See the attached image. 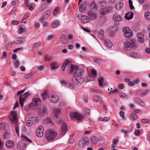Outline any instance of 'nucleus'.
<instances>
[{"label":"nucleus","instance_id":"obj_1","mask_svg":"<svg viewBox=\"0 0 150 150\" xmlns=\"http://www.w3.org/2000/svg\"><path fill=\"white\" fill-rule=\"evenodd\" d=\"M70 68V73H72L74 71L73 74L74 81L76 83L78 82V81H77L78 79L76 78H78L79 79L80 82L82 83L83 81V77L82 76L84 71V70L83 69H79L78 66L75 65H71Z\"/></svg>","mask_w":150,"mask_h":150},{"label":"nucleus","instance_id":"obj_2","mask_svg":"<svg viewBox=\"0 0 150 150\" xmlns=\"http://www.w3.org/2000/svg\"><path fill=\"white\" fill-rule=\"evenodd\" d=\"M125 50L129 51L136 47V41L132 40H129L124 43Z\"/></svg>","mask_w":150,"mask_h":150},{"label":"nucleus","instance_id":"obj_3","mask_svg":"<svg viewBox=\"0 0 150 150\" xmlns=\"http://www.w3.org/2000/svg\"><path fill=\"white\" fill-rule=\"evenodd\" d=\"M32 94V93L29 91H27L23 94H21L20 95L19 98L20 103L21 105V107H23V103L25 100H26L28 97H29Z\"/></svg>","mask_w":150,"mask_h":150},{"label":"nucleus","instance_id":"obj_4","mask_svg":"<svg viewBox=\"0 0 150 150\" xmlns=\"http://www.w3.org/2000/svg\"><path fill=\"white\" fill-rule=\"evenodd\" d=\"M57 133L54 131L50 130L46 132V135L47 140L49 141L53 140L56 136Z\"/></svg>","mask_w":150,"mask_h":150},{"label":"nucleus","instance_id":"obj_5","mask_svg":"<svg viewBox=\"0 0 150 150\" xmlns=\"http://www.w3.org/2000/svg\"><path fill=\"white\" fill-rule=\"evenodd\" d=\"M122 31L124 33V36L126 38H129L133 36V32L127 27H123Z\"/></svg>","mask_w":150,"mask_h":150},{"label":"nucleus","instance_id":"obj_6","mask_svg":"<svg viewBox=\"0 0 150 150\" xmlns=\"http://www.w3.org/2000/svg\"><path fill=\"white\" fill-rule=\"evenodd\" d=\"M17 114L15 111H12L11 112V114L9 115V117L11 122L13 123H16L17 122Z\"/></svg>","mask_w":150,"mask_h":150},{"label":"nucleus","instance_id":"obj_7","mask_svg":"<svg viewBox=\"0 0 150 150\" xmlns=\"http://www.w3.org/2000/svg\"><path fill=\"white\" fill-rule=\"evenodd\" d=\"M44 128L42 125H39L36 130V134L38 137L39 138L41 137L43 135Z\"/></svg>","mask_w":150,"mask_h":150},{"label":"nucleus","instance_id":"obj_8","mask_svg":"<svg viewBox=\"0 0 150 150\" xmlns=\"http://www.w3.org/2000/svg\"><path fill=\"white\" fill-rule=\"evenodd\" d=\"M26 144L24 141H20L18 144L17 148L18 150H24L26 147Z\"/></svg>","mask_w":150,"mask_h":150},{"label":"nucleus","instance_id":"obj_9","mask_svg":"<svg viewBox=\"0 0 150 150\" xmlns=\"http://www.w3.org/2000/svg\"><path fill=\"white\" fill-rule=\"evenodd\" d=\"M77 17L83 23H88L90 21V19L88 17L86 16H82L81 15H78Z\"/></svg>","mask_w":150,"mask_h":150},{"label":"nucleus","instance_id":"obj_10","mask_svg":"<svg viewBox=\"0 0 150 150\" xmlns=\"http://www.w3.org/2000/svg\"><path fill=\"white\" fill-rule=\"evenodd\" d=\"M60 112V110L59 109H56L54 110L55 117L58 124H60L62 121L59 115Z\"/></svg>","mask_w":150,"mask_h":150},{"label":"nucleus","instance_id":"obj_11","mask_svg":"<svg viewBox=\"0 0 150 150\" xmlns=\"http://www.w3.org/2000/svg\"><path fill=\"white\" fill-rule=\"evenodd\" d=\"M70 117L72 120L76 118L79 120H81L83 118V117L81 115L77 112L70 113Z\"/></svg>","mask_w":150,"mask_h":150},{"label":"nucleus","instance_id":"obj_12","mask_svg":"<svg viewBox=\"0 0 150 150\" xmlns=\"http://www.w3.org/2000/svg\"><path fill=\"white\" fill-rule=\"evenodd\" d=\"M49 100L53 103H56L59 100V96L56 95H52L49 97Z\"/></svg>","mask_w":150,"mask_h":150},{"label":"nucleus","instance_id":"obj_13","mask_svg":"<svg viewBox=\"0 0 150 150\" xmlns=\"http://www.w3.org/2000/svg\"><path fill=\"white\" fill-rule=\"evenodd\" d=\"M6 146L7 149H13L15 145L14 142L11 140H8L6 143Z\"/></svg>","mask_w":150,"mask_h":150},{"label":"nucleus","instance_id":"obj_14","mask_svg":"<svg viewBox=\"0 0 150 150\" xmlns=\"http://www.w3.org/2000/svg\"><path fill=\"white\" fill-rule=\"evenodd\" d=\"M138 41L140 43H143L145 41L144 36L142 33H138L137 34Z\"/></svg>","mask_w":150,"mask_h":150},{"label":"nucleus","instance_id":"obj_15","mask_svg":"<svg viewBox=\"0 0 150 150\" xmlns=\"http://www.w3.org/2000/svg\"><path fill=\"white\" fill-rule=\"evenodd\" d=\"M39 114L41 115L45 114L47 110L46 107L44 105H41L38 109Z\"/></svg>","mask_w":150,"mask_h":150},{"label":"nucleus","instance_id":"obj_16","mask_svg":"<svg viewBox=\"0 0 150 150\" xmlns=\"http://www.w3.org/2000/svg\"><path fill=\"white\" fill-rule=\"evenodd\" d=\"M36 118L35 117H30L29 120L26 122L27 125L28 126H30L36 122Z\"/></svg>","mask_w":150,"mask_h":150},{"label":"nucleus","instance_id":"obj_17","mask_svg":"<svg viewBox=\"0 0 150 150\" xmlns=\"http://www.w3.org/2000/svg\"><path fill=\"white\" fill-rule=\"evenodd\" d=\"M88 15L90 20H95L97 18V16L96 14L91 11L88 12Z\"/></svg>","mask_w":150,"mask_h":150},{"label":"nucleus","instance_id":"obj_18","mask_svg":"<svg viewBox=\"0 0 150 150\" xmlns=\"http://www.w3.org/2000/svg\"><path fill=\"white\" fill-rule=\"evenodd\" d=\"M67 126L65 123H62L61 127V134L64 135L67 132Z\"/></svg>","mask_w":150,"mask_h":150},{"label":"nucleus","instance_id":"obj_19","mask_svg":"<svg viewBox=\"0 0 150 150\" xmlns=\"http://www.w3.org/2000/svg\"><path fill=\"white\" fill-rule=\"evenodd\" d=\"M41 103V100L40 98H36L33 99L32 102V103L34 106H36Z\"/></svg>","mask_w":150,"mask_h":150},{"label":"nucleus","instance_id":"obj_20","mask_svg":"<svg viewBox=\"0 0 150 150\" xmlns=\"http://www.w3.org/2000/svg\"><path fill=\"white\" fill-rule=\"evenodd\" d=\"M50 12L49 11L47 10L45 11L43 14V16L40 19L41 21L47 19L50 15Z\"/></svg>","mask_w":150,"mask_h":150},{"label":"nucleus","instance_id":"obj_21","mask_svg":"<svg viewBox=\"0 0 150 150\" xmlns=\"http://www.w3.org/2000/svg\"><path fill=\"white\" fill-rule=\"evenodd\" d=\"M134 13L132 12H128L125 13V18L127 20L132 19L133 18Z\"/></svg>","mask_w":150,"mask_h":150},{"label":"nucleus","instance_id":"obj_22","mask_svg":"<svg viewBox=\"0 0 150 150\" xmlns=\"http://www.w3.org/2000/svg\"><path fill=\"white\" fill-rule=\"evenodd\" d=\"M113 19L115 21L120 22L122 20V17L118 14L114 15L112 17Z\"/></svg>","mask_w":150,"mask_h":150},{"label":"nucleus","instance_id":"obj_23","mask_svg":"<svg viewBox=\"0 0 150 150\" xmlns=\"http://www.w3.org/2000/svg\"><path fill=\"white\" fill-rule=\"evenodd\" d=\"M124 6V4L123 3L120 2L116 4L115 6V8L116 10H120L122 9Z\"/></svg>","mask_w":150,"mask_h":150},{"label":"nucleus","instance_id":"obj_24","mask_svg":"<svg viewBox=\"0 0 150 150\" xmlns=\"http://www.w3.org/2000/svg\"><path fill=\"white\" fill-rule=\"evenodd\" d=\"M98 36L100 39H103L104 37V30L102 29H100L98 32Z\"/></svg>","mask_w":150,"mask_h":150},{"label":"nucleus","instance_id":"obj_25","mask_svg":"<svg viewBox=\"0 0 150 150\" xmlns=\"http://www.w3.org/2000/svg\"><path fill=\"white\" fill-rule=\"evenodd\" d=\"M104 43L105 45L107 47L111 48L112 46V44L109 40H106L104 41Z\"/></svg>","mask_w":150,"mask_h":150},{"label":"nucleus","instance_id":"obj_26","mask_svg":"<svg viewBox=\"0 0 150 150\" xmlns=\"http://www.w3.org/2000/svg\"><path fill=\"white\" fill-rule=\"evenodd\" d=\"M8 126V124L5 122L1 123L0 124V130H1L6 129V128Z\"/></svg>","mask_w":150,"mask_h":150},{"label":"nucleus","instance_id":"obj_27","mask_svg":"<svg viewBox=\"0 0 150 150\" xmlns=\"http://www.w3.org/2000/svg\"><path fill=\"white\" fill-rule=\"evenodd\" d=\"M21 137L23 139L24 141H25L30 143L32 142V141L31 139H29L27 137L23 135L22 134H21Z\"/></svg>","mask_w":150,"mask_h":150},{"label":"nucleus","instance_id":"obj_28","mask_svg":"<svg viewBox=\"0 0 150 150\" xmlns=\"http://www.w3.org/2000/svg\"><path fill=\"white\" fill-rule=\"evenodd\" d=\"M23 39V38H17L15 41V43L16 44H19L21 42L22 40Z\"/></svg>","mask_w":150,"mask_h":150},{"label":"nucleus","instance_id":"obj_29","mask_svg":"<svg viewBox=\"0 0 150 150\" xmlns=\"http://www.w3.org/2000/svg\"><path fill=\"white\" fill-rule=\"evenodd\" d=\"M58 67L57 63H52L51 64V68L52 69H54Z\"/></svg>","mask_w":150,"mask_h":150},{"label":"nucleus","instance_id":"obj_30","mask_svg":"<svg viewBox=\"0 0 150 150\" xmlns=\"http://www.w3.org/2000/svg\"><path fill=\"white\" fill-rule=\"evenodd\" d=\"M93 61L96 63L99 64H102L101 61L99 58H94L93 59Z\"/></svg>","mask_w":150,"mask_h":150},{"label":"nucleus","instance_id":"obj_31","mask_svg":"<svg viewBox=\"0 0 150 150\" xmlns=\"http://www.w3.org/2000/svg\"><path fill=\"white\" fill-rule=\"evenodd\" d=\"M77 78L78 79L77 80V81H78V82H76H76H75V81H74V76H73V77L72 80V83L73 84H78L79 83L81 84L83 83V82L84 81V78H83V82L82 83H81L80 82V80H79V79L78 78Z\"/></svg>","mask_w":150,"mask_h":150},{"label":"nucleus","instance_id":"obj_32","mask_svg":"<svg viewBox=\"0 0 150 150\" xmlns=\"http://www.w3.org/2000/svg\"><path fill=\"white\" fill-rule=\"evenodd\" d=\"M59 24V22L58 21H54L52 23L51 25L53 28H55L58 26Z\"/></svg>","mask_w":150,"mask_h":150},{"label":"nucleus","instance_id":"obj_33","mask_svg":"<svg viewBox=\"0 0 150 150\" xmlns=\"http://www.w3.org/2000/svg\"><path fill=\"white\" fill-rule=\"evenodd\" d=\"M93 100L96 102H101V100L100 98L97 96H95L93 97Z\"/></svg>","mask_w":150,"mask_h":150},{"label":"nucleus","instance_id":"obj_34","mask_svg":"<svg viewBox=\"0 0 150 150\" xmlns=\"http://www.w3.org/2000/svg\"><path fill=\"white\" fill-rule=\"evenodd\" d=\"M91 142L93 144H95L98 142V139L95 137H93L91 138Z\"/></svg>","mask_w":150,"mask_h":150},{"label":"nucleus","instance_id":"obj_35","mask_svg":"<svg viewBox=\"0 0 150 150\" xmlns=\"http://www.w3.org/2000/svg\"><path fill=\"white\" fill-rule=\"evenodd\" d=\"M99 12L100 14L102 15H105L107 13L105 8L100 9Z\"/></svg>","mask_w":150,"mask_h":150},{"label":"nucleus","instance_id":"obj_36","mask_svg":"<svg viewBox=\"0 0 150 150\" xmlns=\"http://www.w3.org/2000/svg\"><path fill=\"white\" fill-rule=\"evenodd\" d=\"M144 17L146 19L150 20V13L148 12L145 13Z\"/></svg>","mask_w":150,"mask_h":150},{"label":"nucleus","instance_id":"obj_37","mask_svg":"<svg viewBox=\"0 0 150 150\" xmlns=\"http://www.w3.org/2000/svg\"><path fill=\"white\" fill-rule=\"evenodd\" d=\"M52 57L50 55H46L45 56L44 59L45 61H49L51 60Z\"/></svg>","mask_w":150,"mask_h":150},{"label":"nucleus","instance_id":"obj_38","mask_svg":"<svg viewBox=\"0 0 150 150\" xmlns=\"http://www.w3.org/2000/svg\"><path fill=\"white\" fill-rule=\"evenodd\" d=\"M90 6L91 8L92 9H96V4L95 2L93 1L90 4Z\"/></svg>","mask_w":150,"mask_h":150},{"label":"nucleus","instance_id":"obj_39","mask_svg":"<svg viewBox=\"0 0 150 150\" xmlns=\"http://www.w3.org/2000/svg\"><path fill=\"white\" fill-rule=\"evenodd\" d=\"M43 100H45L48 96L47 90L44 91V93L41 95Z\"/></svg>","mask_w":150,"mask_h":150},{"label":"nucleus","instance_id":"obj_40","mask_svg":"<svg viewBox=\"0 0 150 150\" xmlns=\"http://www.w3.org/2000/svg\"><path fill=\"white\" fill-rule=\"evenodd\" d=\"M78 6L79 7V10L81 12L83 11L86 8V7H84V6L81 4H78Z\"/></svg>","mask_w":150,"mask_h":150},{"label":"nucleus","instance_id":"obj_41","mask_svg":"<svg viewBox=\"0 0 150 150\" xmlns=\"http://www.w3.org/2000/svg\"><path fill=\"white\" fill-rule=\"evenodd\" d=\"M99 84L100 86H102L103 85V82L104 81L103 78L101 76L100 77V79L98 80Z\"/></svg>","mask_w":150,"mask_h":150},{"label":"nucleus","instance_id":"obj_42","mask_svg":"<svg viewBox=\"0 0 150 150\" xmlns=\"http://www.w3.org/2000/svg\"><path fill=\"white\" fill-rule=\"evenodd\" d=\"M25 31V28H20L19 29L18 33L21 34L24 33Z\"/></svg>","mask_w":150,"mask_h":150},{"label":"nucleus","instance_id":"obj_43","mask_svg":"<svg viewBox=\"0 0 150 150\" xmlns=\"http://www.w3.org/2000/svg\"><path fill=\"white\" fill-rule=\"evenodd\" d=\"M82 140L84 142L85 144H87L89 142V140L88 138L87 137H84L82 139Z\"/></svg>","mask_w":150,"mask_h":150},{"label":"nucleus","instance_id":"obj_44","mask_svg":"<svg viewBox=\"0 0 150 150\" xmlns=\"http://www.w3.org/2000/svg\"><path fill=\"white\" fill-rule=\"evenodd\" d=\"M129 3L130 9L131 10L134 9V7L133 5L132 1L131 0H129Z\"/></svg>","mask_w":150,"mask_h":150},{"label":"nucleus","instance_id":"obj_45","mask_svg":"<svg viewBox=\"0 0 150 150\" xmlns=\"http://www.w3.org/2000/svg\"><path fill=\"white\" fill-rule=\"evenodd\" d=\"M131 117L133 120H135L138 118L137 115L134 113H132L131 114Z\"/></svg>","mask_w":150,"mask_h":150},{"label":"nucleus","instance_id":"obj_46","mask_svg":"<svg viewBox=\"0 0 150 150\" xmlns=\"http://www.w3.org/2000/svg\"><path fill=\"white\" fill-rule=\"evenodd\" d=\"M149 89H147L145 91L143 92L142 93L141 95V96L142 97H144L145 96H146L148 93V92L149 91Z\"/></svg>","mask_w":150,"mask_h":150},{"label":"nucleus","instance_id":"obj_47","mask_svg":"<svg viewBox=\"0 0 150 150\" xmlns=\"http://www.w3.org/2000/svg\"><path fill=\"white\" fill-rule=\"evenodd\" d=\"M15 130L17 135L19 134V127L18 125H16L15 126Z\"/></svg>","mask_w":150,"mask_h":150},{"label":"nucleus","instance_id":"obj_48","mask_svg":"<svg viewBox=\"0 0 150 150\" xmlns=\"http://www.w3.org/2000/svg\"><path fill=\"white\" fill-rule=\"evenodd\" d=\"M85 144V143H84V142L82 139H81L79 141L78 144L80 146L83 147L84 146Z\"/></svg>","mask_w":150,"mask_h":150},{"label":"nucleus","instance_id":"obj_49","mask_svg":"<svg viewBox=\"0 0 150 150\" xmlns=\"http://www.w3.org/2000/svg\"><path fill=\"white\" fill-rule=\"evenodd\" d=\"M141 100V99L138 98H135L134 99V101L137 103H139Z\"/></svg>","mask_w":150,"mask_h":150},{"label":"nucleus","instance_id":"obj_50","mask_svg":"<svg viewBox=\"0 0 150 150\" xmlns=\"http://www.w3.org/2000/svg\"><path fill=\"white\" fill-rule=\"evenodd\" d=\"M121 131L122 132L124 133L125 135H126L129 132V131H126L124 129H121Z\"/></svg>","mask_w":150,"mask_h":150},{"label":"nucleus","instance_id":"obj_51","mask_svg":"<svg viewBox=\"0 0 150 150\" xmlns=\"http://www.w3.org/2000/svg\"><path fill=\"white\" fill-rule=\"evenodd\" d=\"M141 122L143 123H148L150 121L149 120L146 119H142V120Z\"/></svg>","mask_w":150,"mask_h":150},{"label":"nucleus","instance_id":"obj_52","mask_svg":"<svg viewBox=\"0 0 150 150\" xmlns=\"http://www.w3.org/2000/svg\"><path fill=\"white\" fill-rule=\"evenodd\" d=\"M59 8L58 7H57L55 8L54 11V15H56L57 13L59 12Z\"/></svg>","mask_w":150,"mask_h":150},{"label":"nucleus","instance_id":"obj_53","mask_svg":"<svg viewBox=\"0 0 150 150\" xmlns=\"http://www.w3.org/2000/svg\"><path fill=\"white\" fill-rule=\"evenodd\" d=\"M92 73L93 75L94 76L97 75V72L96 70L94 69H92Z\"/></svg>","mask_w":150,"mask_h":150},{"label":"nucleus","instance_id":"obj_54","mask_svg":"<svg viewBox=\"0 0 150 150\" xmlns=\"http://www.w3.org/2000/svg\"><path fill=\"white\" fill-rule=\"evenodd\" d=\"M107 13L110 11L112 10V8L110 6H108L105 8Z\"/></svg>","mask_w":150,"mask_h":150},{"label":"nucleus","instance_id":"obj_55","mask_svg":"<svg viewBox=\"0 0 150 150\" xmlns=\"http://www.w3.org/2000/svg\"><path fill=\"white\" fill-rule=\"evenodd\" d=\"M53 36L52 35H50L47 37L46 40H50L52 39Z\"/></svg>","mask_w":150,"mask_h":150},{"label":"nucleus","instance_id":"obj_56","mask_svg":"<svg viewBox=\"0 0 150 150\" xmlns=\"http://www.w3.org/2000/svg\"><path fill=\"white\" fill-rule=\"evenodd\" d=\"M19 23V22L15 20H13L11 22V23L13 25H17Z\"/></svg>","mask_w":150,"mask_h":150},{"label":"nucleus","instance_id":"obj_57","mask_svg":"<svg viewBox=\"0 0 150 150\" xmlns=\"http://www.w3.org/2000/svg\"><path fill=\"white\" fill-rule=\"evenodd\" d=\"M19 64V62L18 60H16L15 62V65L16 66V67H18V65Z\"/></svg>","mask_w":150,"mask_h":150},{"label":"nucleus","instance_id":"obj_58","mask_svg":"<svg viewBox=\"0 0 150 150\" xmlns=\"http://www.w3.org/2000/svg\"><path fill=\"white\" fill-rule=\"evenodd\" d=\"M84 110L86 114H88L90 112V110L88 108H85L84 109Z\"/></svg>","mask_w":150,"mask_h":150},{"label":"nucleus","instance_id":"obj_59","mask_svg":"<svg viewBox=\"0 0 150 150\" xmlns=\"http://www.w3.org/2000/svg\"><path fill=\"white\" fill-rule=\"evenodd\" d=\"M135 133L136 135L139 136L140 134V132L139 130H137L135 131Z\"/></svg>","mask_w":150,"mask_h":150},{"label":"nucleus","instance_id":"obj_60","mask_svg":"<svg viewBox=\"0 0 150 150\" xmlns=\"http://www.w3.org/2000/svg\"><path fill=\"white\" fill-rule=\"evenodd\" d=\"M46 121L47 123H49L52 122V120L51 118H49L47 119Z\"/></svg>","mask_w":150,"mask_h":150},{"label":"nucleus","instance_id":"obj_61","mask_svg":"<svg viewBox=\"0 0 150 150\" xmlns=\"http://www.w3.org/2000/svg\"><path fill=\"white\" fill-rule=\"evenodd\" d=\"M68 37L69 40H71L73 38V36L70 34H69L68 35Z\"/></svg>","mask_w":150,"mask_h":150},{"label":"nucleus","instance_id":"obj_62","mask_svg":"<svg viewBox=\"0 0 150 150\" xmlns=\"http://www.w3.org/2000/svg\"><path fill=\"white\" fill-rule=\"evenodd\" d=\"M61 83L62 85H64V84H68V83L67 81H62L61 82Z\"/></svg>","mask_w":150,"mask_h":150},{"label":"nucleus","instance_id":"obj_63","mask_svg":"<svg viewBox=\"0 0 150 150\" xmlns=\"http://www.w3.org/2000/svg\"><path fill=\"white\" fill-rule=\"evenodd\" d=\"M28 7L29 10L31 11L33 10V7L32 5L29 4L28 5Z\"/></svg>","mask_w":150,"mask_h":150},{"label":"nucleus","instance_id":"obj_64","mask_svg":"<svg viewBox=\"0 0 150 150\" xmlns=\"http://www.w3.org/2000/svg\"><path fill=\"white\" fill-rule=\"evenodd\" d=\"M81 5H82L83 6H84V7H86V8L87 5V3L86 1H84L81 4Z\"/></svg>","mask_w":150,"mask_h":150}]
</instances>
